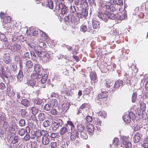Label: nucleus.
I'll return each mask as SVG.
<instances>
[{
    "instance_id": "2",
    "label": "nucleus",
    "mask_w": 148,
    "mask_h": 148,
    "mask_svg": "<svg viewBox=\"0 0 148 148\" xmlns=\"http://www.w3.org/2000/svg\"><path fill=\"white\" fill-rule=\"evenodd\" d=\"M64 21L70 24V23L77 24L79 23L80 20L75 16L74 12H72L64 17Z\"/></svg>"
},
{
    "instance_id": "47",
    "label": "nucleus",
    "mask_w": 148,
    "mask_h": 148,
    "mask_svg": "<svg viewBox=\"0 0 148 148\" xmlns=\"http://www.w3.org/2000/svg\"><path fill=\"white\" fill-rule=\"evenodd\" d=\"M23 77V75L22 71L20 70L17 75V78L19 80L22 79Z\"/></svg>"
},
{
    "instance_id": "37",
    "label": "nucleus",
    "mask_w": 148,
    "mask_h": 148,
    "mask_svg": "<svg viewBox=\"0 0 148 148\" xmlns=\"http://www.w3.org/2000/svg\"><path fill=\"white\" fill-rule=\"evenodd\" d=\"M99 115L101 116L104 118H105L107 116V114L106 112L103 110H101L98 113Z\"/></svg>"
},
{
    "instance_id": "60",
    "label": "nucleus",
    "mask_w": 148,
    "mask_h": 148,
    "mask_svg": "<svg viewBox=\"0 0 148 148\" xmlns=\"http://www.w3.org/2000/svg\"><path fill=\"white\" fill-rule=\"evenodd\" d=\"M51 114L53 115H56L57 114L58 112L56 109L52 108L50 111Z\"/></svg>"
},
{
    "instance_id": "48",
    "label": "nucleus",
    "mask_w": 148,
    "mask_h": 148,
    "mask_svg": "<svg viewBox=\"0 0 148 148\" xmlns=\"http://www.w3.org/2000/svg\"><path fill=\"white\" fill-rule=\"evenodd\" d=\"M84 127L83 125L80 124L79 125L77 126V129L80 132H82L84 130H86L85 129H84Z\"/></svg>"
},
{
    "instance_id": "26",
    "label": "nucleus",
    "mask_w": 148,
    "mask_h": 148,
    "mask_svg": "<svg viewBox=\"0 0 148 148\" xmlns=\"http://www.w3.org/2000/svg\"><path fill=\"white\" fill-rule=\"evenodd\" d=\"M26 68L28 69L32 68L33 66V62L30 60H27L25 63Z\"/></svg>"
},
{
    "instance_id": "12",
    "label": "nucleus",
    "mask_w": 148,
    "mask_h": 148,
    "mask_svg": "<svg viewBox=\"0 0 148 148\" xmlns=\"http://www.w3.org/2000/svg\"><path fill=\"white\" fill-rule=\"evenodd\" d=\"M21 48V46L19 44H12L9 49L12 51L15 52L20 50Z\"/></svg>"
},
{
    "instance_id": "51",
    "label": "nucleus",
    "mask_w": 148,
    "mask_h": 148,
    "mask_svg": "<svg viewBox=\"0 0 148 148\" xmlns=\"http://www.w3.org/2000/svg\"><path fill=\"white\" fill-rule=\"evenodd\" d=\"M26 132V131L24 129L22 128L19 130L18 134L20 135L23 136L25 134Z\"/></svg>"
},
{
    "instance_id": "50",
    "label": "nucleus",
    "mask_w": 148,
    "mask_h": 148,
    "mask_svg": "<svg viewBox=\"0 0 148 148\" xmlns=\"http://www.w3.org/2000/svg\"><path fill=\"white\" fill-rule=\"evenodd\" d=\"M23 58L25 60H27L28 59H29L30 58L29 53L28 52H25L23 55Z\"/></svg>"
},
{
    "instance_id": "10",
    "label": "nucleus",
    "mask_w": 148,
    "mask_h": 148,
    "mask_svg": "<svg viewBox=\"0 0 148 148\" xmlns=\"http://www.w3.org/2000/svg\"><path fill=\"white\" fill-rule=\"evenodd\" d=\"M3 62L6 64L11 63L12 60L10 58V55L9 53H5L4 54L3 58Z\"/></svg>"
},
{
    "instance_id": "49",
    "label": "nucleus",
    "mask_w": 148,
    "mask_h": 148,
    "mask_svg": "<svg viewBox=\"0 0 148 148\" xmlns=\"http://www.w3.org/2000/svg\"><path fill=\"white\" fill-rule=\"evenodd\" d=\"M20 112L21 115L23 117H25L27 116V113L25 109H22Z\"/></svg>"
},
{
    "instance_id": "61",
    "label": "nucleus",
    "mask_w": 148,
    "mask_h": 148,
    "mask_svg": "<svg viewBox=\"0 0 148 148\" xmlns=\"http://www.w3.org/2000/svg\"><path fill=\"white\" fill-rule=\"evenodd\" d=\"M74 3L76 5H81L82 3V0H75Z\"/></svg>"
},
{
    "instance_id": "32",
    "label": "nucleus",
    "mask_w": 148,
    "mask_h": 148,
    "mask_svg": "<svg viewBox=\"0 0 148 148\" xmlns=\"http://www.w3.org/2000/svg\"><path fill=\"white\" fill-rule=\"evenodd\" d=\"M79 134L77 132H76L75 133H74L71 135V140H75L77 138H78L79 137Z\"/></svg>"
},
{
    "instance_id": "20",
    "label": "nucleus",
    "mask_w": 148,
    "mask_h": 148,
    "mask_svg": "<svg viewBox=\"0 0 148 148\" xmlns=\"http://www.w3.org/2000/svg\"><path fill=\"white\" fill-rule=\"evenodd\" d=\"M92 27L95 29H99L100 27L99 21L95 20H92Z\"/></svg>"
},
{
    "instance_id": "39",
    "label": "nucleus",
    "mask_w": 148,
    "mask_h": 148,
    "mask_svg": "<svg viewBox=\"0 0 148 148\" xmlns=\"http://www.w3.org/2000/svg\"><path fill=\"white\" fill-rule=\"evenodd\" d=\"M137 96V94L136 92H134L132 94V100L133 103H135L136 100Z\"/></svg>"
},
{
    "instance_id": "36",
    "label": "nucleus",
    "mask_w": 148,
    "mask_h": 148,
    "mask_svg": "<svg viewBox=\"0 0 148 148\" xmlns=\"http://www.w3.org/2000/svg\"><path fill=\"white\" fill-rule=\"evenodd\" d=\"M37 47L38 49L39 48H40V50H41V49L46 48L47 47V45L44 42H41L40 43Z\"/></svg>"
},
{
    "instance_id": "14",
    "label": "nucleus",
    "mask_w": 148,
    "mask_h": 148,
    "mask_svg": "<svg viewBox=\"0 0 148 148\" xmlns=\"http://www.w3.org/2000/svg\"><path fill=\"white\" fill-rule=\"evenodd\" d=\"M58 8L59 9H60V8L61 9V13L62 14H66L69 11V9L67 7L64 6L63 7V4L62 3L59 4Z\"/></svg>"
},
{
    "instance_id": "27",
    "label": "nucleus",
    "mask_w": 148,
    "mask_h": 148,
    "mask_svg": "<svg viewBox=\"0 0 148 148\" xmlns=\"http://www.w3.org/2000/svg\"><path fill=\"white\" fill-rule=\"evenodd\" d=\"M59 125H60V123H58L56 122H52L51 125L52 129L54 130H56L59 127Z\"/></svg>"
},
{
    "instance_id": "4",
    "label": "nucleus",
    "mask_w": 148,
    "mask_h": 148,
    "mask_svg": "<svg viewBox=\"0 0 148 148\" xmlns=\"http://www.w3.org/2000/svg\"><path fill=\"white\" fill-rule=\"evenodd\" d=\"M42 136L41 139L42 143L45 145H47L49 142L50 136L48 134V132L46 130H42Z\"/></svg>"
},
{
    "instance_id": "54",
    "label": "nucleus",
    "mask_w": 148,
    "mask_h": 148,
    "mask_svg": "<svg viewBox=\"0 0 148 148\" xmlns=\"http://www.w3.org/2000/svg\"><path fill=\"white\" fill-rule=\"evenodd\" d=\"M50 146L51 148H57V143L55 141H51L50 143Z\"/></svg>"
},
{
    "instance_id": "1",
    "label": "nucleus",
    "mask_w": 148,
    "mask_h": 148,
    "mask_svg": "<svg viewBox=\"0 0 148 148\" xmlns=\"http://www.w3.org/2000/svg\"><path fill=\"white\" fill-rule=\"evenodd\" d=\"M103 12H99L97 13L98 16L105 22H106L109 19L115 20L116 16L114 14L109 12V11Z\"/></svg>"
},
{
    "instance_id": "8",
    "label": "nucleus",
    "mask_w": 148,
    "mask_h": 148,
    "mask_svg": "<svg viewBox=\"0 0 148 148\" xmlns=\"http://www.w3.org/2000/svg\"><path fill=\"white\" fill-rule=\"evenodd\" d=\"M135 114L133 112H130L128 114H125L123 116V120L126 123H129L131 121V117H132L134 116Z\"/></svg>"
},
{
    "instance_id": "44",
    "label": "nucleus",
    "mask_w": 148,
    "mask_h": 148,
    "mask_svg": "<svg viewBox=\"0 0 148 148\" xmlns=\"http://www.w3.org/2000/svg\"><path fill=\"white\" fill-rule=\"evenodd\" d=\"M48 77V75L47 74H45L44 76L42 77V78L41 79V82L42 84H44L45 83Z\"/></svg>"
},
{
    "instance_id": "13",
    "label": "nucleus",
    "mask_w": 148,
    "mask_h": 148,
    "mask_svg": "<svg viewBox=\"0 0 148 148\" xmlns=\"http://www.w3.org/2000/svg\"><path fill=\"white\" fill-rule=\"evenodd\" d=\"M31 76L32 79H40L42 77V73L41 72H34L31 74Z\"/></svg>"
},
{
    "instance_id": "58",
    "label": "nucleus",
    "mask_w": 148,
    "mask_h": 148,
    "mask_svg": "<svg viewBox=\"0 0 148 148\" xmlns=\"http://www.w3.org/2000/svg\"><path fill=\"white\" fill-rule=\"evenodd\" d=\"M51 106L49 103H47L45 104L44 106V109L46 111H49L51 109Z\"/></svg>"
},
{
    "instance_id": "34",
    "label": "nucleus",
    "mask_w": 148,
    "mask_h": 148,
    "mask_svg": "<svg viewBox=\"0 0 148 148\" xmlns=\"http://www.w3.org/2000/svg\"><path fill=\"white\" fill-rule=\"evenodd\" d=\"M81 12L80 13L82 14L84 18H85L87 16L88 14V12L87 9H84L82 8H81Z\"/></svg>"
},
{
    "instance_id": "24",
    "label": "nucleus",
    "mask_w": 148,
    "mask_h": 148,
    "mask_svg": "<svg viewBox=\"0 0 148 148\" xmlns=\"http://www.w3.org/2000/svg\"><path fill=\"white\" fill-rule=\"evenodd\" d=\"M68 130L66 127H63L60 130V134L62 136H64L68 133Z\"/></svg>"
},
{
    "instance_id": "40",
    "label": "nucleus",
    "mask_w": 148,
    "mask_h": 148,
    "mask_svg": "<svg viewBox=\"0 0 148 148\" xmlns=\"http://www.w3.org/2000/svg\"><path fill=\"white\" fill-rule=\"evenodd\" d=\"M0 40L2 41H6L7 40V38L5 36L0 32Z\"/></svg>"
},
{
    "instance_id": "3",
    "label": "nucleus",
    "mask_w": 148,
    "mask_h": 148,
    "mask_svg": "<svg viewBox=\"0 0 148 148\" xmlns=\"http://www.w3.org/2000/svg\"><path fill=\"white\" fill-rule=\"evenodd\" d=\"M35 51L37 55L40 58L42 62L44 63L48 62L51 60V57L49 53H46L42 51H40L39 49H36Z\"/></svg>"
},
{
    "instance_id": "43",
    "label": "nucleus",
    "mask_w": 148,
    "mask_h": 148,
    "mask_svg": "<svg viewBox=\"0 0 148 148\" xmlns=\"http://www.w3.org/2000/svg\"><path fill=\"white\" fill-rule=\"evenodd\" d=\"M113 143L114 145L120 146L121 145V142L119 139L117 138H115L114 139Z\"/></svg>"
},
{
    "instance_id": "59",
    "label": "nucleus",
    "mask_w": 148,
    "mask_h": 148,
    "mask_svg": "<svg viewBox=\"0 0 148 148\" xmlns=\"http://www.w3.org/2000/svg\"><path fill=\"white\" fill-rule=\"evenodd\" d=\"M25 121L24 119H21L19 122V125L23 127L25 125Z\"/></svg>"
},
{
    "instance_id": "19",
    "label": "nucleus",
    "mask_w": 148,
    "mask_h": 148,
    "mask_svg": "<svg viewBox=\"0 0 148 148\" xmlns=\"http://www.w3.org/2000/svg\"><path fill=\"white\" fill-rule=\"evenodd\" d=\"M104 84L106 87L109 88L113 86V83L110 79H107L104 80Z\"/></svg>"
},
{
    "instance_id": "5",
    "label": "nucleus",
    "mask_w": 148,
    "mask_h": 148,
    "mask_svg": "<svg viewBox=\"0 0 148 148\" xmlns=\"http://www.w3.org/2000/svg\"><path fill=\"white\" fill-rule=\"evenodd\" d=\"M110 8V5H107L105 1L101 0L100 2L99 12L109 11Z\"/></svg>"
},
{
    "instance_id": "42",
    "label": "nucleus",
    "mask_w": 148,
    "mask_h": 148,
    "mask_svg": "<svg viewBox=\"0 0 148 148\" xmlns=\"http://www.w3.org/2000/svg\"><path fill=\"white\" fill-rule=\"evenodd\" d=\"M30 54L31 56L32 59L34 61L37 62L38 58L35 53L33 52H31Z\"/></svg>"
},
{
    "instance_id": "55",
    "label": "nucleus",
    "mask_w": 148,
    "mask_h": 148,
    "mask_svg": "<svg viewBox=\"0 0 148 148\" xmlns=\"http://www.w3.org/2000/svg\"><path fill=\"white\" fill-rule=\"evenodd\" d=\"M88 104L87 103H83L79 108V111H81L87 108Z\"/></svg>"
},
{
    "instance_id": "6",
    "label": "nucleus",
    "mask_w": 148,
    "mask_h": 148,
    "mask_svg": "<svg viewBox=\"0 0 148 148\" xmlns=\"http://www.w3.org/2000/svg\"><path fill=\"white\" fill-rule=\"evenodd\" d=\"M123 144L125 148H131L132 145L131 143L129 141V138L125 136L122 138Z\"/></svg>"
},
{
    "instance_id": "22",
    "label": "nucleus",
    "mask_w": 148,
    "mask_h": 148,
    "mask_svg": "<svg viewBox=\"0 0 148 148\" xmlns=\"http://www.w3.org/2000/svg\"><path fill=\"white\" fill-rule=\"evenodd\" d=\"M108 95V93L106 92H103L98 95L97 99H101L105 98Z\"/></svg>"
},
{
    "instance_id": "31",
    "label": "nucleus",
    "mask_w": 148,
    "mask_h": 148,
    "mask_svg": "<svg viewBox=\"0 0 148 148\" xmlns=\"http://www.w3.org/2000/svg\"><path fill=\"white\" fill-rule=\"evenodd\" d=\"M46 6L51 9H53V1L52 0H47V3Z\"/></svg>"
},
{
    "instance_id": "7",
    "label": "nucleus",
    "mask_w": 148,
    "mask_h": 148,
    "mask_svg": "<svg viewBox=\"0 0 148 148\" xmlns=\"http://www.w3.org/2000/svg\"><path fill=\"white\" fill-rule=\"evenodd\" d=\"M0 17L1 19H3V22L5 24H7L10 23L11 21V18L9 16H6L5 13L3 12H1L0 13Z\"/></svg>"
},
{
    "instance_id": "38",
    "label": "nucleus",
    "mask_w": 148,
    "mask_h": 148,
    "mask_svg": "<svg viewBox=\"0 0 148 148\" xmlns=\"http://www.w3.org/2000/svg\"><path fill=\"white\" fill-rule=\"evenodd\" d=\"M140 109L142 110V111H145L146 108V104L143 102H141L140 103Z\"/></svg>"
},
{
    "instance_id": "45",
    "label": "nucleus",
    "mask_w": 148,
    "mask_h": 148,
    "mask_svg": "<svg viewBox=\"0 0 148 148\" xmlns=\"http://www.w3.org/2000/svg\"><path fill=\"white\" fill-rule=\"evenodd\" d=\"M32 113L34 115L36 114L38 112V109L35 106H33L32 108Z\"/></svg>"
},
{
    "instance_id": "46",
    "label": "nucleus",
    "mask_w": 148,
    "mask_h": 148,
    "mask_svg": "<svg viewBox=\"0 0 148 148\" xmlns=\"http://www.w3.org/2000/svg\"><path fill=\"white\" fill-rule=\"evenodd\" d=\"M127 14L125 13H121L119 15V19L120 20H123L125 19L127 17Z\"/></svg>"
},
{
    "instance_id": "52",
    "label": "nucleus",
    "mask_w": 148,
    "mask_h": 148,
    "mask_svg": "<svg viewBox=\"0 0 148 148\" xmlns=\"http://www.w3.org/2000/svg\"><path fill=\"white\" fill-rule=\"evenodd\" d=\"M50 122L48 120H47L43 123V126L45 127H47L50 126Z\"/></svg>"
},
{
    "instance_id": "15",
    "label": "nucleus",
    "mask_w": 148,
    "mask_h": 148,
    "mask_svg": "<svg viewBox=\"0 0 148 148\" xmlns=\"http://www.w3.org/2000/svg\"><path fill=\"white\" fill-rule=\"evenodd\" d=\"M66 127L69 130L72 131L75 129V126L73 123L70 121H68L67 122V124H65Z\"/></svg>"
},
{
    "instance_id": "18",
    "label": "nucleus",
    "mask_w": 148,
    "mask_h": 148,
    "mask_svg": "<svg viewBox=\"0 0 148 148\" xmlns=\"http://www.w3.org/2000/svg\"><path fill=\"white\" fill-rule=\"evenodd\" d=\"M86 128L89 133L92 134L93 133L94 131V126L93 124H88L86 127Z\"/></svg>"
},
{
    "instance_id": "11",
    "label": "nucleus",
    "mask_w": 148,
    "mask_h": 148,
    "mask_svg": "<svg viewBox=\"0 0 148 148\" xmlns=\"http://www.w3.org/2000/svg\"><path fill=\"white\" fill-rule=\"evenodd\" d=\"M1 66L0 68V77L3 79V81L5 82L4 80V78H8V77L7 75L3 66L1 64Z\"/></svg>"
},
{
    "instance_id": "35",
    "label": "nucleus",
    "mask_w": 148,
    "mask_h": 148,
    "mask_svg": "<svg viewBox=\"0 0 148 148\" xmlns=\"http://www.w3.org/2000/svg\"><path fill=\"white\" fill-rule=\"evenodd\" d=\"M51 107H53L57 103V100L56 99H52L48 102Z\"/></svg>"
},
{
    "instance_id": "23",
    "label": "nucleus",
    "mask_w": 148,
    "mask_h": 148,
    "mask_svg": "<svg viewBox=\"0 0 148 148\" xmlns=\"http://www.w3.org/2000/svg\"><path fill=\"white\" fill-rule=\"evenodd\" d=\"M21 103L22 105L26 107H29L30 105V101L26 99H22Z\"/></svg>"
},
{
    "instance_id": "41",
    "label": "nucleus",
    "mask_w": 148,
    "mask_h": 148,
    "mask_svg": "<svg viewBox=\"0 0 148 148\" xmlns=\"http://www.w3.org/2000/svg\"><path fill=\"white\" fill-rule=\"evenodd\" d=\"M93 91V87H89L86 88L85 90V94L86 95L90 94V92Z\"/></svg>"
},
{
    "instance_id": "63",
    "label": "nucleus",
    "mask_w": 148,
    "mask_h": 148,
    "mask_svg": "<svg viewBox=\"0 0 148 148\" xmlns=\"http://www.w3.org/2000/svg\"><path fill=\"white\" fill-rule=\"evenodd\" d=\"M98 100L99 101L98 103L99 104L101 105L102 106H104L105 103H106V102H105V100L103 99H101Z\"/></svg>"
},
{
    "instance_id": "33",
    "label": "nucleus",
    "mask_w": 148,
    "mask_h": 148,
    "mask_svg": "<svg viewBox=\"0 0 148 148\" xmlns=\"http://www.w3.org/2000/svg\"><path fill=\"white\" fill-rule=\"evenodd\" d=\"M80 136L82 138L84 139L87 138L88 135L87 134V132L86 130L80 132Z\"/></svg>"
},
{
    "instance_id": "9",
    "label": "nucleus",
    "mask_w": 148,
    "mask_h": 148,
    "mask_svg": "<svg viewBox=\"0 0 148 148\" xmlns=\"http://www.w3.org/2000/svg\"><path fill=\"white\" fill-rule=\"evenodd\" d=\"M90 78L91 79V84L93 85V82L94 83V86L98 82V80L97 76V75L96 72H91L90 75Z\"/></svg>"
},
{
    "instance_id": "64",
    "label": "nucleus",
    "mask_w": 148,
    "mask_h": 148,
    "mask_svg": "<svg viewBox=\"0 0 148 148\" xmlns=\"http://www.w3.org/2000/svg\"><path fill=\"white\" fill-rule=\"evenodd\" d=\"M19 137L18 136H15L13 139V142L15 144L17 143L18 141Z\"/></svg>"
},
{
    "instance_id": "62",
    "label": "nucleus",
    "mask_w": 148,
    "mask_h": 148,
    "mask_svg": "<svg viewBox=\"0 0 148 148\" xmlns=\"http://www.w3.org/2000/svg\"><path fill=\"white\" fill-rule=\"evenodd\" d=\"M117 10V8L116 6H111L110 5V8L109 9V10L112 12H114L115 11Z\"/></svg>"
},
{
    "instance_id": "53",
    "label": "nucleus",
    "mask_w": 148,
    "mask_h": 148,
    "mask_svg": "<svg viewBox=\"0 0 148 148\" xmlns=\"http://www.w3.org/2000/svg\"><path fill=\"white\" fill-rule=\"evenodd\" d=\"M34 102L35 104L37 105H40L42 103L41 100L40 99H38V98L34 99Z\"/></svg>"
},
{
    "instance_id": "28",
    "label": "nucleus",
    "mask_w": 148,
    "mask_h": 148,
    "mask_svg": "<svg viewBox=\"0 0 148 148\" xmlns=\"http://www.w3.org/2000/svg\"><path fill=\"white\" fill-rule=\"evenodd\" d=\"M42 132L40 131H39L38 130V131H36L35 134L36 137V141L37 142H40V137L41 136L42 134Z\"/></svg>"
},
{
    "instance_id": "21",
    "label": "nucleus",
    "mask_w": 148,
    "mask_h": 148,
    "mask_svg": "<svg viewBox=\"0 0 148 148\" xmlns=\"http://www.w3.org/2000/svg\"><path fill=\"white\" fill-rule=\"evenodd\" d=\"M123 82L122 80L119 79L116 81L114 85V88H117L121 86H122L123 85Z\"/></svg>"
},
{
    "instance_id": "16",
    "label": "nucleus",
    "mask_w": 148,
    "mask_h": 148,
    "mask_svg": "<svg viewBox=\"0 0 148 148\" xmlns=\"http://www.w3.org/2000/svg\"><path fill=\"white\" fill-rule=\"evenodd\" d=\"M7 123V118L5 113H3L0 116V125L4 126Z\"/></svg>"
},
{
    "instance_id": "30",
    "label": "nucleus",
    "mask_w": 148,
    "mask_h": 148,
    "mask_svg": "<svg viewBox=\"0 0 148 148\" xmlns=\"http://www.w3.org/2000/svg\"><path fill=\"white\" fill-rule=\"evenodd\" d=\"M34 72H41V66L40 64H34Z\"/></svg>"
},
{
    "instance_id": "56",
    "label": "nucleus",
    "mask_w": 148,
    "mask_h": 148,
    "mask_svg": "<svg viewBox=\"0 0 148 148\" xmlns=\"http://www.w3.org/2000/svg\"><path fill=\"white\" fill-rule=\"evenodd\" d=\"M87 30V28L86 25H82L80 27V30L81 31L85 32Z\"/></svg>"
},
{
    "instance_id": "57",
    "label": "nucleus",
    "mask_w": 148,
    "mask_h": 148,
    "mask_svg": "<svg viewBox=\"0 0 148 148\" xmlns=\"http://www.w3.org/2000/svg\"><path fill=\"white\" fill-rule=\"evenodd\" d=\"M35 79H32V78L29 81L28 83L30 86H34L36 84V81H34Z\"/></svg>"
},
{
    "instance_id": "29",
    "label": "nucleus",
    "mask_w": 148,
    "mask_h": 148,
    "mask_svg": "<svg viewBox=\"0 0 148 148\" xmlns=\"http://www.w3.org/2000/svg\"><path fill=\"white\" fill-rule=\"evenodd\" d=\"M38 119L40 121H43L45 119V116L43 113H39L38 116Z\"/></svg>"
},
{
    "instance_id": "25",
    "label": "nucleus",
    "mask_w": 148,
    "mask_h": 148,
    "mask_svg": "<svg viewBox=\"0 0 148 148\" xmlns=\"http://www.w3.org/2000/svg\"><path fill=\"white\" fill-rule=\"evenodd\" d=\"M70 105L69 103L64 102L62 105V108L63 111H66L69 108Z\"/></svg>"
},
{
    "instance_id": "17",
    "label": "nucleus",
    "mask_w": 148,
    "mask_h": 148,
    "mask_svg": "<svg viewBox=\"0 0 148 148\" xmlns=\"http://www.w3.org/2000/svg\"><path fill=\"white\" fill-rule=\"evenodd\" d=\"M142 135L139 133L137 132L134 135L133 137V140L135 143L138 142L141 138Z\"/></svg>"
}]
</instances>
